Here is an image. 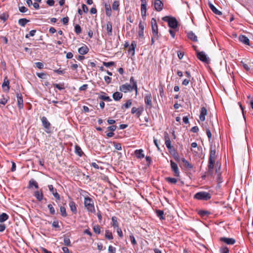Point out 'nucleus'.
Segmentation results:
<instances>
[{"label": "nucleus", "instance_id": "nucleus-1", "mask_svg": "<svg viewBox=\"0 0 253 253\" xmlns=\"http://www.w3.org/2000/svg\"><path fill=\"white\" fill-rule=\"evenodd\" d=\"M216 154L215 146H211L210 148V154L208 164V171L207 174L212 175L213 173V168L215 164V158Z\"/></svg>", "mask_w": 253, "mask_h": 253}, {"label": "nucleus", "instance_id": "nucleus-2", "mask_svg": "<svg viewBox=\"0 0 253 253\" xmlns=\"http://www.w3.org/2000/svg\"><path fill=\"white\" fill-rule=\"evenodd\" d=\"M162 20L167 22L169 26L171 28L175 29L178 26V22L175 17L166 16L163 17Z\"/></svg>", "mask_w": 253, "mask_h": 253}, {"label": "nucleus", "instance_id": "nucleus-3", "mask_svg": "<svg viewBox=\"0 0 253 253\" xmlns=\"http://www.w3.org/2000/svg\"><path fill=\"white\" fill-rule=\"evenodd\" d=\"M84 206L88 211L93 213L95 212V208L92 199L88 197L84 198Z\"/></svg>", "mask_w": 253, "mask_h": 253}, {"label": "nucleus", "instance_id": "nucleus-4", "mask_svg": "<svg viewBox=\"0 0 253 253\" xmlns=\"http://www.w3.org/2000/svg\"><path fill=\"white\" fill-rule=\"evenodd\" d=\"M211 194L208 192L202 191L197 193L194 198L199 200L207 201L211 198Z\"/></svg>", "mask_w": 253, "mask_h": 253}, {"label": "nucleus", "instance_id": "nucleus-5", "mask_svg": "<svg viewBox=\"0 0 253 253\" xmlns=\"http://www.w3.org/2000/svg\"><path fill=\"white\" fill-rule=\"evenodd\" d=\"M151 24L153 36L154 37V38H155V39L158 40L159 35L158 25L157 23L156 20L154 18H152L151 20Z\"/></svg>", "mask_w": 253, "mask_h": 253}, {"label": "nucleus", "instance_id": "nucleus-6", "mask_svg": "<svg viewBox=\"0 0 253 253\" xmlns=\"http://www.w3.org/2000/svg\"><path fill=\"white\" fill-rule=\"evenodd\" d=\"M41 121L43 127L45 129V132L47 133H49L50 132V123L44 116L42 117Z\"/></svg>", "mask_w": 253, "mask_h": 253}, {"label": "nucleus", "instance_id": "nucleus-7", "mask_svg": "<svg viewBox=\"0 0 253 253\" xmlns=\"http://www.w3.org/2000/svg\"><path fill=\"white\" fill-rule=\"evenodd\" d=\"M197 56L198 58L207 64H209L210 59L207 57L206 54L203 51L197 52Z\"/></svg>", "mask_w": 253, "mask_h": 253}, {"label": "nucleus", "instance_id": "nucleus-8", "mask_svg": "<svg viewBox=\"0 0 253 253\" xmlns=\"http://www.w3.org/2000/svg\"><path fill=\"white\" fill-rule=\"evenodd\" d=\"M132 86L133 85H131L130 84L126 83L120 86L119 90L123 92L124 93L131 92L132 91Z\"/></svg>", "mask_w": 253, "mask_h": 253}, {"label": "nucleus", "instance_id": "nucleus-9", "mask_svg": "<svg viewBox=\"0 0 253 253\" xmlns=\"http://www.w3.org/2000/svg\"><path fill=\"white\" fill-rule=\"evenodd\" d=\"M170 167L172 171L174 172V176L178 177L179 176L180 172L178 169L177 165L173 162L172 160L170 161Z\"/></svg>", "mask_w": 253, "mask_h": 253}, {"label": "nucleus", "instance_id": "nucleus-10", "mask_svg": "<svg viewBox=\"0 0 253 253\" xmlns=\"http://www.w3.org/2000/svg\"><path fill=\"white\" fill-rule=\"evenodd\" d=\"M154 5L155 9L157 11L162 10L164 7V4L161 0H155Z\"/></svg>", "mask_w": 253, "mask_h": 253}, {"label": "nucleus", "instance_id": "nucleus-11", "mask_svg": "<svg viewBox=\"0 0 253 253\" xmlns=\"http://www.w3.org/2000/svg\"><path fill=\"white\" fill-rule=\"evenodd\" d=\"M152 95L150 93L145 94L144 97V102L147 106L150 108L152 107V103L151 101Z\"/></svg>", "mask_w": 253, "mask_h": 253}, {"label": "nucleus", "instance_id": "nucleus-12", "mask_svg": "<svg viewBox=\"0 0 253 253\" xmlns=\"http://www.w3.org/2000/svg\"><path fill=\"white\" fill-rule=\"evenodd\" d=\"M143 111V108L142 107L137 108L136 107H132L131 109V113L132 114H135V116L137 118H139L142 114Z\"/></svg>", "mask_w": 253, "mask_h": 253}, {"label": "nucleus", "instance_id": "nucleus-13", "mask_svg": "<svg viewBox=\"0 0 253 253\" xmlns=\"http://www.w3.org/2000/svg\"><path fill=\"white\" fill-rule=\"evenodd\" d=\"M49 190L52 193L53 196L57 200H60V197L59 194L57 193L56 189H54L52 185H49L48 186Z\"/></svg>", "mask_w": 253, "mask_h": 253}, {"label": "nucleus", "instance_id": "nucleus-14", "mask_svg": "<svg viewBox=\"0 0 253 253\" xmlns=\"http://www.w3.org/2000/svg\"><path fill=\"white\" fill-rule=\"evenodd\" d=\"M2 87L4 91L8 92L10 86H9V81L7 77H5L4 79L3 83L2 84Z\"/></svg>", "mask_w": 253, "mask_h": 253}, {"label": "nucleus", "instance_id": "nucleus-15", "mask_svg": "<svg viewBox=\"0 0 253 253\" xmlns=\"http://www.w3.org/2000/svg\"><path fill=\"white\" fill-rule=\"evenodd\" d=\"M17 98V105L18 107L20 109L23 108V100L22 95L20 93L17 92L16 93Z\"/></svg>", "mask_w": 253, "mask_h": 253}, {"label": "nucleus", "instance_id": "nucleus-16", "mask_svg": "<svg viewBox=\"0 0 253 253\" xmlns=\"http://www.w3.org/2000/svg\"><path fill=\"white\" fill-rule=\"evenodd\" d=\"M220 241L224 242L227 245H233L235 243V240L233 238L226 237H221Z\"/></svg>", "mask_w": 253, "mask_h": 253}, {"label": "nucleus", "instance_id": "nucleus-17", "mask_svg": "<svg viewBox=\"0 0 253 253\" xmlns=\"http://www.w3.org/2000/svg\"><path fill=\"white\" fill-rule=\"evenodd\" d=\"M207 115V110L205 107H202L201 109L200 115L199 116L200 120L202 122L205 120V116Z\"/></svg>", "mask_w": 253, "mask_h": 253}, {"label": "nucleus", "instance_id": "nucleus-18", "mask_svg": "<svg viewBox=\"0 0 253 253\" xmlns=\"http://www.w3.org/2000/svg\"><path fill=\"white\" fill-rule=\"evenodd\" d=\"M209 6L212 11L216 15H221L222 12L218 10L211 2H209Z\"/></svg>", "mask_w": 253, "mask_h": 253}, {"label": "nucleus", "instance_id": "nucleus-19", "mask_svg": "<svg viewBox=\"0 0 253 253\" xmlns=\"http://www.w3.org/2000/svg\"><path fill=\"white\" fill-rule=\"evenodd\" d=\"M34 195L39 201H41L43 199V193L42 190L35 192Z\"/></svg>", "mask_w": 253, "mask_h": 253}, {"label": "nucleus", "instance_id": "nucleus-20", "mask_svg": "<svg viewBox=\"0 0 253 253\" xmlns=\"http://www.w3.org/2000/svg\"><path fill=\"white\" fill-rule=\"evenodd\" d=\"M239 41L246 45H250L249 39L244 35H240L239 37Z\"/></svg>", "mask_w": 253, "mask_h": 253}, {"label": "nucleus", "instance_id": "nucleus-21", "mask_svg": "<svg viewBox=\"0 0 253 253\" xmlns=\"http://www.w3.org/2000/svg\"><path fill=\"white\" fill-rule=\"evenodd\" d=\"M187 37L190 40L193 42H196L198 41L197 37L192 31H190L187 33Z\"/></svg>", "mask_w": 253, "mask_h": 253}, {"label": "nucleus", "instance_id": "nucleus-22", "mask_svg": "<svg viewBox=\"0 0 253 253\" xmlns=\"http://www.w3.org/2000/svg\"><path fill=\"white\" fill-rule=\"evenodd\" d=\"M88 48L87 46L84 45L79 48L78 49L79 53L81 55L86 54L88 52Z\"/></svg>", "mask_w": 253, "mask_h": 253}, {"label": "nucleus", "instance_id": "nucleus-23", "mask_svg": "<svg viewBox=\"0 0 253 253\" xmlns=\"http://www.w3.org/2000/svg\"><path fill=\"white\" fill-rule=\"evenodd\" d=\"M139 30L138 35L140 37H142L144 36V25L142 24V22H140L138 25Z\"/></svg>", "mask_w": 253, "mask_h": 253}, {"label": "nucleus", "instance_id": "nucleus-24", "mask_svg": "<svg viewBox=\"0 0 253 253\" xmlns=\"http://www.w3.org/2000/svg\"><path fill=\"white\" fill-rule=\"evenodd\" d=\"M123 97V94L120 92H115L113 94V98L115 101L120 100Z\"/></svg>", "mask_w": 253, "mask_h": 253}, {"label": "nucleus", "instance_id": "nucleus-25", "mask_svg": "<svg viewBox=\"0 0 253 253\" xmlns=\"http://www.w3.org/2000/svg\"><path fill=\"white\" fill-rule=\"evenodd\" d=\"M143 152V151L142 149L136 150L134 151V154L137 158H143L144 157Z\"/></svg>", "mask_w": 253, "mask_h": 253}, {"label": "nucleus", "instance_id": "nucleus-26", "mask_svg": "<svg viewBox=\"0 0 253 253\" xmlns=\"http://www.w3.org/2000/svg\"><path fill=\"white\" fill-rule=\"evenodd\" d=\"M106 29L109 36H111L112 34V23L108 21L106 24Z\"/></svg>", "mask_w": 253, "mask_h": 253}, {"label": "nucleus", "instance_id": "nucleus-27", "mask_svg": "<svg viewBox=\"0 0 253 253\" xmlns=\"http://www.w3.org/2000/svg\"><path fill=\"white\" fill-rule=\"evenodd\" d=\"M181 161L185 168L189 169H191L193 168V165L188 162L185 158H182L181 159Z\"/></svg>", "mask_w": 253, "mask_h": 253}, {"label": "nucleus", "instance_id": "nucleus-28", "mask_svg": "<svg viewBox=\"0 0 253 253\" xmlns=\"http://www.w3.org/2000/svg\"><path fill=\"white\" fill-rule=\"evenodd\" d=\"M33 186H34L36 189L39 188L38 184L37 181L33 179H32L29 182V188H32Z\"/></svg>", "mask_w": 253, "mask_h": 253}, {"label": "nucleus", "instance_id": "nucleus-29", "mask_svg": "<svg viewBox=\"0 0 253 253\" xmlns=\"http://www.w3.org/2000/svg\"><path fill=\"white\" fill-rule=\"evenodd\" d=\"M112 219V226L114 228H119V223L118 222V220H117V217H116V216H113L111 218Z\"/></svg>", "mask_w": 253, "mask_h": 253}, {"label": "nucleus", "instance_id": "nucleus-30", "mask_svg": "<svg viewBox=\"0 0 253 253\" xmlns=\"http://www.w3.org/2000/svg\"><path fill=\"white\" fill-rule=\"evenodd\" d=\"M146 5L147 3L141 4V10L142 12V16L144 18L146 15Z\"/></svg>", "mask_w": 253, "mask_h": 253}, {"label": "nucleus", "instance_id": "nucleus-31", "mask_svg": "<svg viewBox=\"0 0 253 253\" xmlns=\"http://www.w3.org/2000/svg\"><path fill=\"white\" fill-rule=\"evenodd\" d=\"M69 206H70L71 211L73 212H74V213L77 212V208H76V204L74 201L70 202Z\"/></svg>", "mask_w": 253, "mask_h": 253}, {"label": "nucleus", "instance_id": "nucleus-32", "mask_svg": "<svg viewBox=\"0 0 253 253\" xmlns=\"http://www.w3.org/2000/svg\"><path fill=\"white\" fill-rule=\"evenodd\" d=\"M157 215L160 218V219L163 220L165 219V216H164V212L163 211L157 210L156 211Z\"/></svg>", "mask_w": 253, "mask_h": 253}, {"label": "nucleus", "instance_id": "nucleus-33", "mask_svg": "<svg viewBox=\"0 0 253 253\" xmlns=\"http://www.w3.org/2000/svg\"><path fill=\"white\" fill-rule=\"evenodd\" d=\"M29 22V20L26 18H21L18 20L19 24L22 27H25L26 24Z\"/></svg>", "mask_w": 253, "mask_h": 253}, {"label": "nucleus", "instance_id": "nucleus-34", "mask_svg": "<svg viewBox=\"0 0 253 253\" xmlns=\"http://www.w3.org/2000/svg\"><path fill=\"white\" fill-rule=\"evenodd\" d=\"M75 153L80 157L82 156L84 154L81 147L78 145L75 146Z\"/></svg>", "mask_w": 253, "mask_h": 253}, {"label": "nucleus", "instance_id": "nucleus-35", "mask_svg": "<svg viewBox=\"0 0 253 253\" xmlns=\"http://www.w3.org/2000/svg\"><path fill=\"white\" fill-rule=\"evenodd\" d=\"M105 8L106 10V14L108 16H110L111 15V8L110 4H105Z\"/></svg>", "mask_w": 253, "mask_h": 253}, {"label": "nucleus", "instance_id": "nucleus-36", "mask_svg": "<svg viewBox=\"0 0 253 253\" xmlns=\"http://www.w3.org/2000/svg\"><path fill=\"white\" fill-rule=\"evenodd\" d=\"M98 99L102 100L105 101L110 102L112 101V99L109 96L105 95H100L99 96Z\"/></svg>", "mask_w": 253, "mask_h": 253}, {"label": "nucleus", "instance_id": "nucleus-37", "mask_svg": "<svg viewBox=\"0 0 253 253\" xmlns=\"http://www.w3.org/2000/svg\"><path fill=\"white\" fill-rule=\"evenodd\" d=\"M9 216L5 213H2L0 215V222H3L8 219Z\"/></svg>", "mask_w": 253, "mask_h": 253}, {"label": "nucleus", "instance_id": "nucleus-38", "mask_svg": "<svg viewBox=\"0 0 253 253\" xmlns=\"http://www.w3.org/2000/svg\"><path fill=\"white\" fill-rule=\"evenodd\" d=\"M63 242H64V244L65 246H69V247L71 246V241H70V239L68 237H67L65 235L64 236Z\"/></svg>", "mask_w": 253, "mask_h": 253}, {"label": "nucleus", "instance_id": "nucleus-39", "mask_svg": "<svg viewBox=\"0 0 253 253\" xmlns=\"http://www.w3.org/2000/svg\"><path fill=\"white\" fill-rule=\"evenodd\" d=\"M165 180L167 182L171 184H175L177 181L176 178L170 177H166Z\"/></svg>", "mask_w": 253, "mask_h": 253}, {"label": "nucleus", "instance_id": "nucleus-40", "mask_svg": "<svg viewBox=\"0 0 253 253\" xmlns=\"http://www.w3.org/2000/svg\"><path fill=\"white\" fill-rule=\"evenodd\" d=\"M9 97L8 96H4L3 95L2 96V98L0 100V104L5 105L8 101Z\"/></svg>", "mask_w": 253, "mask_h": 253}, {"label": "nucleus", "instance_id": "nucleus-41", "mask_svg": "<svg viewBox=\"0 0 253 253\" xmlns=\"http://www.w3.org/2000/svg\"><path fill=\"white\" fill-rule=\"evenodd\" d=\"M120 5V3L118 0H115L112 5V9L114 10H118Z\"/></svg>", "mask_w": 253, "mask_h": 253}, {"label": "nucleus", "instance_id": "nucleus-42", "mask_svg": "<svg viewBox=\"0 0 253 253\" xmlns=\"http://www.w3.org/2000/svg\"><path fill=\"white\" fill-rule=\"evenodd\" d=\"M105 237L108 240H112L113 239L112 232H110L109 230L105 231Z\"/></svg>", "mask_w": 253, "mask_h": 253}, {"label": "nucleus", "instance_id": "nucleus-43", "mask_svg": "<svg viewBox=\"0 0 253 253\" xmlns=\"http://www.w3.org/2000/svg\"><path fill=\"white\" fill-rule=\"evenodd\" d=\"M60 211L61 213V215L63 217H66L67 216V214L66 213V208L64 207L61 206L60 207Z\"/></svg>", "mask_w": 253, "mask_h": 253}, {"label": "nucleus", "instance_id": "nucleus-44", "mask_svg": "<svg viewBox=\"0 0 253 253\" xmlns=\"http://www.w3.org/2000/svg\"><path fill=\"white\" fill-rule=\"evenodd\" d=\"M53 86L54 87L58 88L59 90H62L65 88L64 83L60 84H53Z\"/></svg>", "mask_w": 253, "mask_h": 253}, {"label": "nucleus", "instance_id": "nucleus-45", "mask_svg": "<svg viewBox=\"0 0 253 253\" xmlns=\"http://www.w3.org/2000/svg\"><path fill=\"white\" fill-rule=\"evenodd\" d=\"M241 63L243 65V66L244 67V68L247 70V71H249L250 70V67L252 66L251 65V63H245V62L244 61H242L241 62Z\"/></svg>", "mask_w": 253, "mask_h": 253}, {"label": "nucleus", "instance_id": "nucleus-46", "mask_svg": "<svg viewBox=\"0 0 253 253\" xmlns=\"http://www.w3.org/2000/svg\"><path fill=\"white\" fill-rule=\"evenodd\" d=\"M199 214L202 216H207L210 214V212L208 211H200Z\"/></svg>", "mask_w": 253, "mask_h": 253}, {"label": "nucleus", "instance_id": "nucleus-47", "mask_svg": "<svg viewBox=\"0 0 253 253\" xmlns=\"http://www.w3.org/2000/svg\"><path fill=\"white\" fill-rule=\"evenodd\" d=\"M47 207L49 210V212L51 214H54L55 213V211L54 208L53 207L52 204H48Z\"/></svg>", "mask_w": 253, "mask_h": 253}, {"label": "nucleus", "instance_id": "nucleus-48", "mask_svg": "<svg viewBox=\"0 0 253 253\" xmlns=\"http://www.w3.org/2000/svg\"><path fill=\"white\" fill-rule=\"evenodd\" d=\"M131 104H132V102H131V100H128L126 102V103H125L124 104H123V105L122 106V108L124 107L126 108H128L129 107H130Z\"/></svg>", "mask_w": 253, "mask_h": 253}, {"label": "nucleus", "instance_id": "nucleus-49", "mask_svg": "<svg viewBox=\"0 0 253 253\" xmlns=\"http://www.w3.org/2000/svg\"><path fill=\"white\" fill-rule=\"evenodd\" d=\"M129 238H130V241L133 245H135L137 244V242H136V241L135 239V238L132 233H131L130 234Z\"/></svg>", "mask_w": 253, "mask_h": 253}, {"label": "nucleus", "instance_id": "nucleus-50", "mask_svg": "<svg viewBox=\"0 0 253 253\" xmlns=\"http://www.w3.org/2000/svg\"><path fill=\"white\" fill-rule=\"evenodd\" d=\"M220 253H229V250L227 247H222L220 249Z\"/></svg>", "mask_w": 253, "mask_h": 253}, {"label": "nucleus", "instance_id": "nucleus-51", "mask_svg": "<svg viewBox=\"0 0 253 253\" xmlns=\"http://www.w3.org/2000/svg\"><path fill=\"white\" fill-rule=\"evenodd\" d=\"M75 32L77 34H80L81 33L82 29H81V26L77 24V25H75Z\"/></svg>", "mask_w": 253, "mask_h": 253}, {"label": "nucleus", "instance_id": "nucleus-52", "mask_svg": "<svg viewBox=\"0 0 253 253\" xmlns=\"http://www.w3.org/2000/svg\"><path fill=\"white\" fill-rule=\"evenodd\" d=\"M93 231L96 234H100V227L99 225H95L93 228Z\"/></svg>", "mask_w": 253, "mask_h": 253}, {"label": "nucleus", "instance_id": "nucleus-53", "mask_svg": "<svg viewBox=\"0 0 253 253\" xmlns=\"http://www.w3.org/2000/svg\"><path fill=\"white\" fill-rule=\"evenodd\" d=\"M8 18V15L5 13H2L0 15V19L5 21Z\"/></svg>", "mask_w": 253, "mask_h": 253}, {"label": "nucleus", "instance_id": "nucleus-54", "mask_svg": "<svg viewBox=\"0 0 253 253\" xmlns=\"http://www.w3.org/2000/svg\"><path fill=\"white\" fill-rule=\"evenodd\" d=\"M103 64L104 66H105L106 67H111V66H114L115 65V62H113V61H111V62H104L103 63Z\"/></svg>", "mask_w": 253, "mask_h": 253}, {"label": "nucleus", "instance_id": "nucleus-55", "mask_svg": "<svg viewBox=\"0 0 253 253\" xmlns=\"http://www.w3.org/2000/svg\"><path fill=\"white\" fill-rule=\"evenodd\" d=\"M113 144H114V146L116 150H122V146H121V143L114 142Z\"/></svg>", "mask_w": 253, "mask_h": 253}, {"label": "nucleus", "instance_id": "nucleus-56", "mask_svg": "<svg viewBox=\"0 0 253 253\" xmlns=\"http://www.w3.org/2000/svg\"><path fill=\"white\" fill-rule=\"evenodd\" d=\"M36 32V30H31L29 34H27L25 36V37L26 38H28L29 37H33L35 35V33Z\"/></svg>", "mask_w": 253, "mask_h": 253}, {"label": "nucleus", "instance_id": "nucleus-57", "mask_svg": "<svg viewBox=\"0 0 253 253\" xmlns=\"http://www.w3.org/2000/svg\"><path fill=\"white\" fill-rule=\"evenodd\" d=\"M190 79L191 78H187L186 79H184L182 82V84L185 86L187 85L190 82Z\"/></svg>", "mask_w": 253, "mask_h": 253}, {"label": "nucleus", "instance_id": "nucleus-58", "mask_svg": "<svg viewBox=\"0 0 253 253\" xmlns=\"http://www.w3.org/2000/svg\"><path fill=\"white\" fill-rule=\"evenodd\" d=\"M108 252L109 253H116V248L112 246H110L108 248Z\"/></svg>", "mask_w": 253, "mask_h": 253}, {"label": "nucleus", "instance_id": "nucleus-59", "mask_svg": "<svg viewBox=\"0 0 253 253\" xmlns=\"http://www.w3.org/2000/svg\"><path fill=\"white\" fill-rule=\"evenodd\" d=\"M19 10L21 12L25 13L28 11V8L24 6H22L19 7Z\"/></svg>", "mask_w": 253, "mask_h": 253}, {"label": "nucleus", "instance_id": "nucleus-60", "mask_svg": "<svg viewBox=\"0 0 253 253\" xmlns=\"http://www.w3.org/2000/svg\"><path fill=\"white\" fill-rule=\"evenodd\" d=\"M165 144L167 146V147L170 150L172 148V146H171V142L170 140H167L165 141Z\"/></svg>", "mask_w": 253, "mask_h": 253}, {"label": "nucleus", "instance_id": "nucleus-61", "mask_svg": "<svg viewBox=\"0 0 253 253\" xmlns=\"http://www.w3.org/2000/svg\"><path fill=\"white\" fill-rule=\"evenodd\" d=\"M88 87V85L86 84H83L79 88L80 91L85 90Z\"/></svg>", "mask_w": 253, "mask_h": 253}, {"label": "nucleus", "instance_id": "nucleus-62", "mask_svg": "<svg viewBox=\"0 0 253 253\" xmlns=\"http://www.w3.org/2000/svg\"><path fill=\"white\" fill-rule=\"evenodd\" d=\"M104 80L107 84H109L111 82V78L108 76H105Z\"/></svg>", "mask_w": 253, "mask_h": 253}, {"label": "nucleus", "instance_id": "nucleus-63", "mask_svg": "<svg viewBox=\"0 0 253 253\" xmlns=\"http://www.w3.org/2000/svg\"><path fill=\"white\" fill-rule=\"evenodd\" d=\"M116 128H117V126H116L112 125L111 126L108 127L107 129L108 130L111 131V132H113L114 131H115L116 129Z\"/></svg>", "mask_w": 253, "mask_h": 253}, {"label": "nucleus", "instance_id": "nucleus-64", "mask_svg": "<svg viewBox=\"0 0 253 253\" xmlns=\"http://www.w3.org/2000/svg\"><path fill=\"white\" fill-rule=\"evenodd\" d=\"M36 67L39 69H42L43 67V65L42 62H36L35 63Z\"/></svg>", "mask_w": 253, "mask_h": 253}]
</instances>
